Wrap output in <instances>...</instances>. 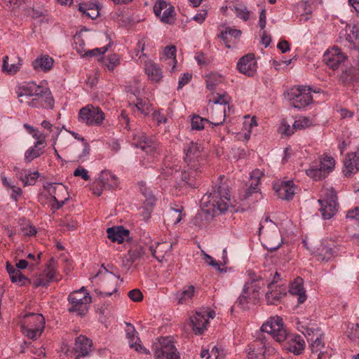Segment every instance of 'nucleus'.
Here are the masks:
<instances>
[{
	"label": "nucleus",
	"mask_w": 359,
	"mask_h": 359,
	"mask_svg": "<svg viewBox=\"0 0 359 359\" xmlns=\"http://www.w3.org/2000/svg\"><path fill=\"white\" fill-rule=\"evenodd\" d=\"M17 93L20 102L31 107L52 109L54 107L51 92L46 86L28 83L22 85Z\"/></svg>",
	"instance_id": "f257e3e1"
},
{
	"label": "nucleus",
	"mask_w": 359,
	"mask_h": 359,
	"mask_svg": "<svg viewBox=\"0 0 359 359\" xmlns=\"http://www.w3.org/2000/svg\"><path fill=\"white\" fill-rule=\"evenodd\" d=\"M203 148L196 142H189L184 147V161L186 164L182 172V178L187 184H194V180L201 169V153Z\"/></svg>",
	"instance_id": "f03ea898"
},
{
	"label": "nucleus",
	"mask_w": 359,
	"mask_h": 359,
	"mask_svg": "<svg viewBox=\"0 0 359 359\" xmlns=\"http://www.w3.org/2000/svg\"><path fill=\"white\" fill-rule=\"evenodd\" d=\"M223 177H219V182L212 187V191L208 196V203L212 207L215 213L225 212L231 203L228 185L222 182Z\"/></svg>",
	"instance_id": "7ed1b4c3"
},
{
	"label": "nucleus",
	"mask_w": 359,
	"mask_h": 359,
	"mask_svg": "<svg viewBox=\"0 0 359 359\" xmlns=\"http://www.w3.org/2000/svg\"><path fill=\"white\" fill-rule=\"evenodd\" d=\"M259 231L264 241V245L268 250L274 251L280 248L283 243L280 230L269 216L263 218Z\"/></svg>",
	"instance_id": "20e7f679"
},
{
	"label": "nucleus",
	"mask_w": 359,
	"mask_h": 359,
	"mask_svg": "<svg viewBox=\"0 0 359 359\" xmlns=\"http://www.w3.org/2000/svg\"><path fill=\"white\" fill-rule=\"evenodd\" d=\"M45 327V318L39 313H30L25 314L20 323L22 333L28 339H39Z\"/></svg>",
	"instance_id": "39448f33"
},
{
	"label": "nucleus",
	"mask_w": 359,
	"mask_h": 359,
	"mask_svg": "<svg viewBox=\"0 0 359 359\" xmlns=\"http://www.w3.org/2000/svg\"><path fill=\"white\" fill-rule=\"evenodd\" d=\"M67 300L69 304V312L76 313L79 316H83L88 312L92 299L89 292L84 287H82L81 289L71 292Z\"/></svg>",
	"instance_id": "423d86ee"
},
{
	"label": "nucleus",
	"mask_w": 359,
	"mask_h": 359,
	"mask_svg": "<svg viewBox=\"0 0 359 359\" xmlns=\"http://www.w3.org/2000/svg\"><path fill=\"white\" fill-rule=\"evenodd\" d=\"M334 158L324 154L319 158L318 161H315L310 164L306 173L311 178L318 180L326 177L334 170Z\"/></svg>",
	"instance_id": "0eeeda50"
},
{
	"label": "nucleus",
	"mask_w": 359,
	"mask_h": 359,
	"mask_svg": "<svg viewBox=\"0 0 359 359\" xmlns=\"http://www.w3.org/2000/svg\"><path fill=\"white\" fill-rule=\"evenodd\" d=\"M318 203L320 205V212L324 219H330L338 210L337 196L332 188L323 191V197L318 200Z\"/></svg>",
	"instance_id": "6e6552de"
},
{
	"label": "nucleus",
	"mask_w": 359,
	"mask_h": 359,
	"mask_svg": "<svg viewBox=\"0 0 359 359\" xmlns=\"http://www.w3.org/2000/svg\"><path fill=\"white\" fill-rule=\"evenodd\" d=\"M155 359H180V354L170 337H161L153 344Z\"/></svg>",
	"instance_id": "1a4fd4ad"
},
{
	"label": "nucleus",
	"mask_w": 359,
	"mask_h": 359,
	"mask_svg": "<svg viewBox=\"0 0 359 359\" xmlns=\"http://www.w3.org/2000/svg\"><path fill=\"white\" fill-rule=\"evenodd\" d=\"M79 119L89 126H100L105 119V114L100 107L88 104L80 109Z\"/></svg>",
	"instance_id": "9d476101"
},
{
	"label": "nucleus",
	"mask_w": 359,
	"mask_h": 359,
	"mask_svg": "<svg viewBox=\"0 0 359 359\" xmlns=\"http://www.w3.org/2000/svg\"><path fill=\"white\" fill-rule=\"evenodd\" d=\"M261 330L271 335L278 342H284L287 336V331L283 320L280 316H273L262 325Z\"/></svg>",
	"instance_id": "9b49d317"
},
{
	"label": "nucleus",
	"mask_w": 359,
	"mask_h": 359,
	"mask_svg": "<svg viewBox=\"0 0 359 359\" xmlns=\"http://www.w3.org/2000/svg\"><path fill=\"white\" fill-rule=\"evenodd\" d=\"M92 340L83 335H80L75 339L74 346L72 349L62 347V351L68 357L74 356V359H80L88 356L92 351Z\"/></svg>",
	"instance_id": "f8f14e48"
},
{
	"label": "nucleus",
	"mask_w": 359,
	"mask_h": 359,
	"mask_svg": "<svg viewBox=\"0 0 359 359\" xmlns=\"http://www.w3.org/2000/svg\"><path fill=\"white\" fill-rule=\"evenodd\" d=\"M288 97L292 106L297 109L304 108L313 102L311 88L304 86H298L292 88L288 93Z\"/></svg>",
	"instance_id": "ddd939ff"
},
{
	"label": "nucleus",
	"mask_w": 359,
	"mask_h": 359,
	"mask_svg": "<svg viewBox=\"0 0 359 359\" xmlns=\"http://www.w3.org/2000/svg\"><path fill=\"white\" fill-rule=\"evenodd\" d=\"M323 60L333 71L340 69L348 63L347 56L337 46L327 49L323 55Z\"/></svg>",
	"instance_id": "4468645a"
},
{
	"label": "nucleus",
	"mask_w": 359,
	"mask_h": 359,
	"mask_svg": "<svg viewBox=\"0 0 359 359\" xmlns=\"http://www.w3.org/2000/svg\"><path fill=\"white\" fill-rule=\"evenodd\" d=\"M53 280H59L60 278L57 277L55 260L51 258L43 273L36 276L32 283L35 287H46Z\"/></svg>",
	"instance_id": "2eb2a0df"
},
{
	"label": "nucleus",
	"mask_w": 359,
	"mask_h": 359,
	"mask_svg": "<svg viewBox=\"0 0 359 359\" xmlns=\"http://www.w3.org/2000/svg\"><path fill=\"white\" fill-rule=\"evenodd\" d=\"M96 277H100L103 280V289L101 294L104 297L111 296L117 291V280L120 278L119 276L113 274L108 269H104V271H100Z\"/></svg>",
	"instance_id": "dca6fc26"
},
{
	"label": "nucleus",
	"mask_w": 359,
	"mask_h": 359,
	"mask_svg": "<svg viewBox=\"0 0 359 359\" xmlns=\"http://www.w3.org/2000/svg\"><path fill=\"white\" fill-rule=\"evenodd\" d=\"M339 252V246L335 245H327L322 243L313 252V255L318 261L329 262L337 256Z\"/></svg>",
	"instance_id": "f3484780"
},
{
	"label": "nucleus",
	"mask_w": 359,
	"mask_h": 359,
	"mask_svg": "<svg viewBox=\"0 0 359 359\" xmlns=\"http://www.w3.org/2000/svg\"><path fill=\"white\" fill-rule=\"evenodd\" d=\"M133 144L147 154H151L157 148V144L151 139L148 138L146 134L142 131H137L134 133Z\"/></svg>",
	"instance_id": "a211bd4d"
},
{
	"label": "nucleus",
	"mask_w": 359,
	"mask_h": 359,
	"mask_svg": "<svg viewBox=\"0 0 359 359\" xmlns=\"http://www.w3.org/2000/svg\"><path fill=\"white\" fill-rule=\"evenodd\" d=\"M154 12L162 22L170 23L175 10L170 4L163 0H158L154 6Z\"/></svg>",
	"instance_id": "6ab92c4d"
},
{
	"label": "nucleus",
	"mask_w": 359,
	"mask_h": 359,
	"mask_svg": "<svg viewBox=\"0 0 359 359\" xmlns=\"http://www.w3.org/2000/svg\"><path fill=\"white\" fill-rule=\"evenodd\" d=\"M239 72L252 76L257 71V62L253 54H248L242 57L237 63Z\"/></svg>",
	"instance_id": "aec40b11"
},
{
	"label": "nucleus",
	"mask_w": 359,
	"mask_h": 359,
	"mask_svg": "<svg viewBox=\"0 0 359 359\" xmlns=\"http://www.w3.org/2000/svg\"><path fill=\"white\" fill-rule=\"evenodd\" d=\"M284 341V348L295 355L301 354L304 350L305 341L300 335H290L287 334Z\"/></svg>",
	"instance_id": "412c9836"
},
{
	"label": "nucleus",
	"mask_w": 359,
	"mask_h": 359,
	"mask_svg": "<svg viewBox=\"0 0 359 359\" xmlns=\"http://www.w3.org/2000/svg\"><path fill=\"white\" fill-rule=\"evenodd\" d=\"M310 342V348L312 353H318V359H330L331 353L328 348L325 351V343L322 338V334H317L314 339V336L308 338Z\"/></svg>",
	"instance_id": "4be33fe9"
},
{
	"label": "nucleus",
	"mask_w": 359,
	"mask_h": 359,
	"mask_svg": "<svg viewBox=\"0 0 359 359\" xmlns=\"http://www.w3.org/2000/svg\"><path fill=\"white\" fill-rule=\"evenodd\" d=\"M341 73L339 76V81L344 85H348L359 81V70L348 63L340 69Z\"/></svg>",
	"instance_id": "5701e85b"
},
{
	"label": "nucleus",
	"mask_w": 359,
	"mask_h": 359,
	"mask_svg": "<svg viewBox=\"0 0 359 359\" xmlns=\"http://www.w3.org/2000/svg\"><path fill=\"white\" fill-rule=\"evenodd\" d=\"M172 249V244L170 242L158 243L155 247H149L152 256L159 262H163L166 255L170 253Z\"/></svg>",
	"instance_id": "b1692460"
},
{
	"label": "nucleus",
	"mask_w": 359,
	"mask_h": 359,
	"mask_svg": "<svg viewBox=\"0 0 359 359\" xmlns=\"http://www.w3.org/2000/svg\"><path fill=\"white\" fill-rule=\"evenodd\" d=\"M126 337L129 339V345L131 348H135L137 351L144 353L146 354H150V351L143 347L140 344V339L136 336V331L130 323H126Z\"/></svg>",
	"instance_id": "393cba45"
},
{
	"label": "nucleus",
	"mask_w": 359,
	"mask_h": 359,
	"mask_svg": "<svg viewBox=\"0 0 359 359\" xmlns=\"http://www.w3.org/2000/svg\"><path fill=\"white\" fill-rule=\"evenodd\" d=\"M294 184L292 181L282 182L274 186V190L278 198L283 200H291L294 194Z\"/></svg>",
	"instance_id": "a878e982"
},
{
	"label": "nucleus",
	"mask_w": 359,
	"mask_h": 359,
	"mask_svg": "<svg viewBox=\"0 0 359 359\" xmlns=\"http://www.w3.org/2000/svg\"><path fill=\"white\" fill-rule=\"evenodd\" d=\"M208 313L206 311L202 312H196V313L191 317V322L192 328L196 334H201L206 330L208 324Z\"/></svg>",
	"instance_id": "bb28decb"
},
{
	"label": "nucleus",
	"mask_w": 359,
	"mask_h": 359,
	"mask_svg": "<svg viewBox=\"0 0 359 359\" xmlns=\"http://www.w3.org/2000/svg\"><path fill=\"white\" fill-rule=\"evenodd\" d=\"M358 170H359V150L348 154L344 161L343 172L346 177H350Z\"/></svg>",
	"instance_id": "cd10ccee"
},
{
	"label": "nucleus",
	"mask_w": 359,
	"mask_h": 359,
	"mask_svg": "<svg viewBox=\"0 0 359 359\" xmlns=\"http://www.w3.org/2000/svg\"><path fill=\"white\" fill-rule=\"evenodd\" d=\"M14 171L17 177L22 181L24 186L34 185L39 177L38 171L32 172L26 169H20L15 168Z\"/></svg>",
	"instance_id": "c85d7f7f"
},
{
	"label": "nucleus",
	"mask_w": 359,
	"mask_h": 359,
	"mask_svg": "<svg viewBox=\"0 0 359 359\" xmlns=\"http://www.w3.org/2000/svg\"><path fill=\"white\" fill-rule=\"evenodd\" d=\"M144 70L149 79L151 82L159 83L162 81L163 77V71L157 64L151 60H148L145 62Z\"/></svg>",
	"instance_id": "c756f323"
},
{
	"label": "nucleus",
	"mask_w": 359,
	"mask_h": 359,
	"mask_svg": "<svg viewBox=\"0 0 359 359\" xmlns=\"http://www.w3.org/2000/svg\"><path fill=\"white\" fill-rule=\"evenodd\" d=\"M210 118L209 121L214 126H219L224 123L226 116V109L225 106L215 105L211 106Z\"/></svg>",
	"instance_id": "7c9ffc66"
},
{
	"label": "nucleus",
	"mask_w": 359,
	"mask_h": 359,
	"mask_svg": "<svg viewBox=\"0 0 359 359\" xmlns=\"http://www.w3.org/2000/svg\"><path fill=\"white\" fill-rule=\"evenodd\" d=\"M289 292L291 294L298 297L299 304H303L307 298L306 292L304 289L303 280L301 278L298 277L294 279V280L291 283Z\"/></svg>",
	"instance_id": "2f4dec72"
},
{
	"label": "nucleus",
	"mask_w": 359,
	"mask_h": 359,
	"mask_svg": "<svg viewBox=\"0 0 359 359\" xmlns=\"http://www.w3.org/2000/svg\"><path fill=\"white\" fill-rule=\"evenodd\" d=\"M99 182L107 189L116 188L118 184V178L109 170H103L99 175Z\"/></svg>",
	"instance_id": "473e14b6"
},
{
	"label": "nucleus",
	"mask_w": 359,
	"mask_h": 359,
	"mask_svg": "<svg viewBox=\"0 0 359 359\" xmlns=\"http://www.w3.org/2000/svg\"><path fill=\"white\" fill-rule=\"evenodd\" d=\"M265 344L263 341H256L247 348L248 359H262L265 353Z\"/></svg>",
	"instance_id": "72a5a7b5"
},
{
	"label": "nucleus",
	"mask_w": 359,
	"mask_h": 359,
	"mask_svg": "<svg viewBox=\"0 0 359 359\" xmlns=\"http://www.w3.org/2000/svg\"><path fill=\"white\" fill-rule=\"evenodd\" d=\"M54 60L48 55H41L32 62L36 71L48 72L53 67Z\"/></svg>",
	"instance_id": "f704fd0d"
},
{
	"label": "nucleus",
	"mask_w": 359,
	"mask_h": 359,
	"mask_svg": "<svg viewBox=\"0 0 359 359\" xmlns=\"http://www.w3.org/2000/svg\"><path fill=\"white\" fill-rule=\"evenodd\" d=\"M6 270L13 283L20 284V285H25L26 282L30 283V280H28L20 270L15 269L13 265L8 262L6 264Z\"/></svg>",
	"instance_id": "c9c22d12"
},
{
	"label": "nucleus",
	"mask_w": 359,
	"mask_h": 359,
	"mask_svg": "<svg viewBox=\"0 0 359 359\" xmlns=\"http://www.w3.org/2000/svg\"><path fill=\"white\" fill-rule=\"evenodd\" d=\"M107 237L112 242L121 243L123 242L125 237L129 233L128 230H125L121 227H109L107 229Z\"/></svg>",
	"instance_id": "e433bc0d"
},
{
	"label": "nucleus",
	"mask_w": 359,
	"mask_h": 359,
	"mask_svg": "<svg viewBox=\"0 0 359 359\" xmlns=\"http://www.w3.org/2000/svg\"><path fill=\"white\" fill-rule=\"evenodd\" d=\"M176 51L177 50L175 46H166L163 50L164 60L166 64L170 67V71L171 72L175 71L177 64Z\"/></svg>",
	"instance_id": "4c0bfd02"
},
{
	"label": "nucleus",
	"mask_w": 359,
	"mask_h": 359,
	"mask_svg": "<svg viewBox=\"0 0 359 359\" xmlns=\"http://www.w3.org/2000/svg\"><path fill=\"white\" fill-rule=\"evenodd\" d=\"M241 35V31L231 27H226L220 34L221 39L225 43L226 47L230 48L231 45L229 44L233 39L237 40Z\"/></svg>",
	"instance_id": "58836bf2"
},
{
	"label": "nucleus",
	"mask_w": 359,
	"mask_h": 359,
	"mask_svg": "<svg viewBox=\"0 0 359 359\" xmlns=\"http://www.w3.org/2000/svg\"><path fill=\"white\" fill-rule=\"evenodd\" d=\"M183 208L175 209L171 208L166 213L164 217L165 222L168 224L175 225L178 224L182 219L184 215L182 214Z\"/></svg>",
	"instance_id": "ea45409f"
},
{
	"label": "nucleus",
	"mask_w": 359,
	"mask_h": 359,
	"mask_svg": "<svg viewBox=\"0 0 359 359\" xmlns=\"http://www.w3.org/2000/svg\"><path fill=\"white\" fill-rule=\"evenodd\" d=\"M194 294L195 287L193 285L185 286L182 292L176 294L178 304H187L192 299Z\"/></svg>",
	"instance_id": "a19ab883"
},
{
	"label": "nucleus",
	"mask_w": 359,
	"mask_h": 359,
	"mask_svg": "<svg viewBox=\"0 0 359 359\" xmlns=\"http://www.w3.org/2000/svg\"><path fill=\"white\" fill-rule=\"evenodd\" d=\"M255 301V297L251 295L243 287L242 293L238 297L237 301L235 303V306H239L242 309H246L248 308V305L251 303H254Z\"/></svg>",
	"instance_id": "79ce46f5"
},
{
	"label": "nucleus",
	"mask_w": 359,
	"mask_h": 359,
	"mask_svg": "<svg viewBox=\"0 0 359 359\" xmlns=\"http://www.w3.org/2000/svg\"><path fill=\"white\" fill-rule=\"evenodd\" d=\"M231 100L230 97L226 93L219 94L217 93L212 100H210L209 102V105L214 106L215 105H222L225 106L226 109L230 111V107L229 106V102Z\"/></svg>",
	"instance_id": "37998d69"
},
{
	"label": "nucleus",
	"mask_w": 359,
	"mask_h": 359,
	"mask_svg": "<svg viewBox=\"0 0 359 359\" xmlns=\"http://www.w3.org/2000/svg\"><path fill=\"white\" fill-rule=\"evenodd\" d=\"M43 153V148L34 144L28 149L25 153V161L27 163L32 162L34 159L39 157Z\"/></svg>",
	"instance_id": "c03bdc74"
},
{
	"label": "nucleus",
	"mask_w": 359,
	"mask_h": 359,
	"mask_svg": "<svg viewBox=\"0 0 359 359\" xmlns=\"http://www.w3.org/2000/svg\"><path fill=\"white\" fill-rule=\"evenodd\" d=\"M128 261L133 263L137 260L143 259L145 255V250L142 246L135 245L130 248V250L128 251Z\"/></svg>",
	"instance_id": "a18cd8bd"
},
{
	"label": "nucleus",
	"mask_w": 359,
	"mask_h": 359,
	"mask_svg": "<svg viewBox=\"0 0 359 359\" xmlns=\"http://www.w3.org/2000/svg\"><path fill=\"white\" fill-rule=\"evenodd\" d=\"M140 190L142 195L145 197L144 205L148 206H153L156 202V198L152 191L145 184L141 182L139 184Z\"/></svg>",
	"instance_id": "49530a36"
},
{
	"label": "nucleus",
	"mask_w": 359,
	"mask_h": 359,
	"mask_svg": "<svg viewBox=\"0 0 359 359\" xmlns=\"http://www.w3.org/2000/svg\"><path fill=\"white\" fill-rule=\"evenodd\" d=\"M262 175V174L259 170H253L251 172V184L248 189V195H250L258 191V186L259 184V180Z\"/></svg>",
	"instance_id": "de8ad7c7"
},
{
	"label": "nucleus",
	"mask_w": 359,
	"mask_h": 359,
	"mask_svg": "<svg viewBox=\"0 0 359 359\" xmlns=\"http://www.w3.org/2000/svg\"><path fill=\"white\" fill-rule=\"evenodd\" d=\"M8 57L6 55L4 57L2 70L8 74H15L20 68V59L18 57V62L13 63L11 65L8 63Z\"/></svg>",
	"instance_id": "09e8293b"
},
{
	"label": "nucleus",
	"mask_w": 359,
	"mask_h": 359,
	"mask_svg": "<svg viewBox=\"0 0 359 359\" xmlns=\"http://www.w3.org/2000/svg\"><path fill=\"white\" fill-rule=\"evenodd\" d=\"M271 291L266 292V299L269 304H276L283 295L285 294V292H281L280 290H273V287L269 288Z\"/></svg>",
	"instance_id": "8fccbe9b"
},
{
	"label": "nucleus",
	"mask_w": 359,
	"mask_h": 359,
	"mask_svg": "<svg viewBox=\"0 0 359 359\" xmlns=\"http://www.w3.org/2000/svg\"><path fill=\"white\" fill-rule=\"evenodd\" d=\"M79 10L92 19L97 18L99 15L98 6L95 4H90L89 6L87 4H81L79 5Z\"/></svg>",
	"instance_id": "3c124183"
},
{
	"label": "nucleus",
	"mask_w": 359,
	"mask_h": 359,
	"mask_svg": "<svg viewBox=\"0 0 359 359\" xmlns=\"http://www.w3.org/2000/svg\"><path fill=\"white\" fill-rule=\"evenodd\" d=\"M224 78L217 73L210 74L206 79V86L209 90H213L215 86L222 83Z\"/></svg>",
	"instance_id": "603ef678"
},
{
	"label": "nucleus",
	"mask_w": 359,
	"mask_h": 359,
	"mask_svg": "<svg viewBox=\"0 0 359 359\" xmlns=\"http://www.w3.org/2000/svg\"><path fill=\"white\" fill-rule=\"evenodd\" d=\"M238 18L246 21L249 19L250 12L248 11L246 6L241 4H236L231 8Z\"/></svg>",
	"instance_id": "864d4df0"
},
{
	"label": "nucleus",
	"mask_w": 359,
	"mask_h": 359,
	"mask_svg": "<svg viewBox=\"0 0 359 359\" xmlns=\"http://www.w3.org/2000/svg\"><path fill=\"white\" fill-rule=\"evenodd\" d=\"M248 293L255 297V300L258 298L259 290L261 289L260 283L258 281L252 280L248 282L243 287Z\"/></svg>",
	"instance_id": "5fc2aeb1"
},
{
	"label": "nucleus",
	"mask_w": 359,
	"mask_h": 359,
	"mask_svg": "<svg viewBox=\"0 0 359 359\" xmlns=\"http://www.w3.org/2000/svg\"><path fill=\"white\" fill-rule=\"evenodd\" d=\"M120 64V57L117 54L109 55L104 60V65L109 71H113Z\"/></svg>",
	"instance_id": "6e6d98bb"
},
{
	"label": "nucleus",
	"mask_w": 359,
	"mask_h": 359,
	"mask_svg": "<svg viewBox=\"0 0 359 359\" xmlns=\"http://www.w3.org/2000/svg\"><path fill=\"white\" fill-rule=\"evenodd\" d=\"M135 105L137 109L144 116L149 115L153 109L151 104L139 98L137 99V102Z\"/></svg>",
	"instance_id": "4d7b16f0"
},
{
	"label": "nucleus",
	"mask_w": 359,
	"mask_h": 359,
	"mask_svg": "<svg viewBox=\"0 0 359 359\" xmlns=\"http://www.w3.org/2000/svg\"><path fill=\"white\" fill-rule=\"evenodd\" d=\"M359 39V26L354 25L346 38V40L350 43L353 48H356L355 42Z\"/></svg>",
	"instance_id": "13d9d810"
},
{
	"label": "nucleus",
	"mask_w": 359,
	"mask_h": 359,
	"mask_svg": "<svg viewBox=\"0 0 359 359\" xmlns=\"http://www.w3.org/2000/svg\"><path fill=\"white\" fill-rule=\"evenodd\" d=\"M311 124L312 122L309 118L306 116H301L294 121L293 123V126L294 128H296V130H303L311 126Z\"/></svg>",
	"instance_id": "bf43d9fd"
},
{
	"label": "nucleus",
	"mask_w": 359,
	"mask_h": 359,
	"mask_svg": "<svg viewBox=\"0 0 359 359\" xmlns=\"http://www.w3.org/2000/svg\"><path fill=\"white\" fill-rule=\"evenodd\" d=\"M109 46H110V44L109 43L103 47L96 48L88 50L83 54V57H86V56L94 57V56H97V55H104L107 51Z\"/></svg>",
	"instance_id": "052dcab7"
},
{
	"label": "nucleus",
	"mask_w": 359,
	"mask_h": 359,
	"mask_svg": "<svg viewBox=\"0 0 359 359\" xmlns=\"http://www.w3.org/2000/svg\"><path fill=\"white\" fill-rule=\"evenodd\" d=\"M294 130H297L296 128H294L293 126L291 127L285 120L281 121L278 128L279 133L286 136L292 135L294 133Z\"/></svg>",
	"instance_id": "680f3d73"
},
{
	"label": "nucleus",
	"mask_w": 359,
	"mask_h": 359,
	"mask_svg": "<svg viewBox=\"0 0 359 359\" xmlns=\"http://www.w3.org/2000/svg\"><path fill=\"white\" fill-rule=\"evenodd\" d=\"M205 122L208 123L209 121L199 116H194L191 119V128L198 130H202L204 128Z\"/></svg>",
	"instance_id": "e2e57ef3"
},
{
	"label": "nucleus",
	"mask_w": 359,
	"mask_h": 359,
	"mask_svg": "<svg viewBox=\"0 0 359 359\" xmlns=\"http://www.w3.org/2000/svg\"><path fill=\"white\" fill-rule=\"evenodd\" d=\"M202 358L208 356L207 359H218L219 357V349L217 346H214L210 353L208 350H203L201 353Z\"/></svg>",
	"instance_id": "0e129e2a"
},
{
	"label": "nucleus",
	"mask_w": 359,
	"mask_h": 359,
	"mask_svg": "<svg viewBox=\"0 0 359 359\" xmlns=\"http://www.w3.org/2000/svg\"><path fill=\"white\" fill-rule=\"evenodd\" d=\"M74 43H75V49L76 51L81 54H83L86 52L84 46L85 43L81 36H74Z\"/></svg>",
	"instance_id": "69168bd1"
},
{
	"label": "nucleus",
	"mask_w": 359,
	"mask_h": 359,
	"mask_svg": "<svg viewBox=\"0 0 359 359\" xmlns=\"http://www.w3.org/2000/svg\"><path fill=\"white\" fill-rule=\"evenodd\" d=\"M348 337L351 340H355L359 338V325L358 324H352L349 327V330L348 331Z\"/></svg>",
	"instance_id": "338daca9"
},
{
	"label": "nucleus",
	"mask_w": 359,
	"mask_h": 359,
	"mask_svg": "<svg viewBox=\"0 0 359 359\" xmlns=\"http://www.w3.org/2000/svg\"><path fill=\"white\" fill-rule=\"evenodd\" d=\"M130 299L135 302H141L143 299V294L138 289H133L128 292Z\"/></svg>",
	"instance_id": "774afa93"
}]
</instances>
